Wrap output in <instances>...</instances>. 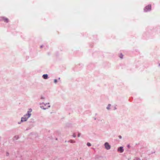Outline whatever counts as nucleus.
Returning a JSON list of instances; mask_svg holds the SVG:
<instances>
[{
  "instance_id": "1",
  "label": "nucleus",
  "mask_w": 160,
  "mask_h": 160,
  "mask_svg": "<svg viewBox=\"0 0 160 160\" xmlns=\"http://www.w3.org/2000/svg\"><path fill=\"white\" fill-rule=\"evenodd\" d=\"M32 109L31 108H30L29 109V110L27 112V113L26 114L24 115L23 116V117L25 118L28 119V118H29L31 115V112L32 111Z\"/></svg>"
},
{
  "instance_id": "2",
  "label": "nucleus",
  "mask_w": 160,
  "mask_h": 160,
  "mask_svg": "<svg viewBox=\"0 0 160 160\" xmlns=\"http://www.w3.org/2000/svg\"><path fill=\"white\" fill-rule=\"evenodd\" d=\"M151 10V5L150 4L146 6L144 8L143 10L144 12H148L150 11Z\"/></svg>"
},
{
  "instance_id": "3",
  "label": "nucleus",
  "mask_w": 160,
  "mask_h": 160,
  "mask_svg": "<svg viewBox=\"0 0 160 160\" xmlns=\"http://www.w3.org/2000/svg\"><path fill=\"white\" fill-rule=\"evenodd\" d=\"M104 146L105 148L107 150H109L111 148V146L107 142H106L104 143Z\"/></svg>"
},
{
  "instance_id": "4",
  "label": "nucleus",
  "mask_w": 160,
  "mask_h": 160,
  "mask_svg": "<svg viewBox=\"0 0 160 160\" xmlns=\"http://www.w3.org/2000/svg\"><path fill=\"white\" fill-rule=\"evenodd\" d=\"M3 20L4 22L8 23L9 22V19L5 17H2L1 18V19H0V20L2 21Z\"/></svg>"
},
{
  "instance_id": "5",
  "label": "nucleus",
  "mask_w": 160,
  "mask_h": 160,
  "mask_svg": "<svg viewBox=\"0 0 160 160\" xmlns=\"http://www.w3.org/2000/svg\"><path fill=\"white\" fill-rule=\"evenodd\" d=\"M118 151L119 152L121 153L122 152L124 151L123 147L122 146L119 147L118 149Z\"/></svg>"
},
{
  "instance_id": "6",
  "label": "nucleus",
  "mask_w": 160,
  "mask_h": 160,
  "mask_svg": "<svg viewBox=\"0 0 160 160\" xmlns=\"http://www.w3.org/2000/svg\"><path fill=\"white\" fill-rule=\"evenodd\" d=\"M44 104V105L45 106H46V105H47V104H46V103H44L43 102H42V103H40V105H41L40 106V108L42 109H44V110H46V109L47 108H45L43 106H42V104Z\"/></svg>"
},
{
  "instance_id": "7",
  "label": "nucleus",
  "mask_w": 160,
  "mask_h": 160,
  "mask_svg": "<svg viewBox=\"0 0 160 160\" xmlns=\"http://www.w3.org/2000/svg\"><path fill=\"white\" fill-rule=\"evenodd\" d=\"M42 77L43 78L45 79H48V75L47 74H44L42 75Z\"/></svg>"
},
{
  "instance_id": "8",
  "label": "nucleus",
  "mask_w": 160,
  "mask_h": 160,
  "mask_svg": "<svg viewBox=\"0 0 160 160\" xmlns=\"http://www.w3.org/2000/svg\"><path fill=\"white\" fill-rule=\"evenodd\" d=\"M27 120L25 118L23 117H22L21 118V122H23L26 121Z\"/></svg>"
},
{
  "instance_id": "9",
  "label": "nucleus",
  "mask_w": 160,
  "mask_h": 160,
  "mask_svg": "<svg viewBox=\"0 0 160 160\" xmlns=\"http://www.w3.org/2000/svg\"><path fill=\"white\" fill-rule=\"evenodd\" d=\"M19 138V136H15L13 138V139L14 140H17Z\"/></svg>"
},
{
  "instance_id": "10",
  "label": "nucleus",
  "mask_w": 160,
  "mask_h": 160,
  "mask_svg": "<svg viewBox=\"0 0 160 160\" xmlns=\"http://www.w3.org/2000/svg\"><path fill=\"white\" fill-rule=\"evenodd\" d=\"M68 142H70L71 143H75V141H74L72 140H69L68 141Z\"/></svg>"
},
{
  "instance_id": "11",
  "label": "nucleus",
  "mask_w": 160,
  "mask_h": 160,
  "mask_svg": "<svg viewBox=\"0 0 160 160\" xmlns=\"http://www.w3.org/2000/svg\"><path fill=\"white\" fill-rule=\"evenodd\" d=\"M111 106V105L110 104H108L107 107V109L108 110H109L110 109V107Z\"/></svg>"
},
{
  "instance_id": "12",
  "label": "nucleus",
  "mask_w": 160,
  "mask_h": 160,
  "mask_svg": "<svg viewBox=\"0 0 160 160\" xmlns=\"http://www.w3.org/2000/svg\"><path fill=\"white\" fill-rule=\"evenodd\" d=\"M123 55L122 53H121L119 55V57L121 59H122Z\"/></svg>"
},
{
  "instance_id": "13",
  "label": "nucleus",
  "mask_w": 160,
  "mask_h": 160,
  "mask_svg": "<svg viewBox=\"0 0 160 160\" xmlns=\"http://www.w3.org/2000/svg\"><path fill=\"white\" fill-rule=\"evenodd\" d=\"M134 160H141V159L139 158L136 157L134 158Z\"/></svg>"
},
{
  "instance_id": "14",
  "label": "nucleus",
  "mask_w": 160,
  "mask_h": 160,
  "mask_svg": "<svg viewBox=\"0 0 160 160\" xmlns=\"http://www.w3.org/2000/svg\"><path fill=\"white\" fill-rule=\"evenodd\" d=\"M87 145L88 146V147H90V146H91V143L89 142H88L87 143Z\"/></svg>"
},
{
  "instance_id": "15",
  "label": "nucleus",
  "mask_w": 160,
  "mask_h": 160,
  "mask_svg": "<svg viewBox=\"0 0 160 160\" xmlns=\"http://www.w3.org/2000/svg\"><path fill=\"white\" fill-rule=\"evenodd\" d=\"M40 99H45V97L43 96H41L40 98Z\"/></svg>"
},
{
  "instance_id": "16",
  "label": "nucleus",
  "mask_w": 160,
  "mask_h": 160,
  "mask_svg": "<svg viewBox=\"0 0 160 160\" xmlns=\"http://www.w3.org/2000/svg\"><path fill=\"white\" fill-rule=\"evenodd\" d=\"M57 82V80L56 79H54V82L56 83Z\"/></svg>"
},
{
  "instance_id": "17",
  "label": "nucleus",
  "mask_w": 160,
  "mask_h": 160,
  "mask_svg": "<svg viewBox=\"0 0 160 160\" xmlns=\"http://www.w3.org/2000/svg\"><path fill=\"white\" fill-rule=\"evenodd\" d=\"M72 136L74 137V138H75L76 137V135L75 134H73L72 135Z\"/></svg>"
},
{
  "instance_id": "18",
  "label": "nucleus",
  "mask_w": 160,
  "mask_h": 160,
  "mask_svg": "<svg viewBox=\"0 0 160 160\" xmlns=\"http://www.w3.org/2000/svg\"><path fill=\"white\" fill-rule=\"evenodd\" d=\"M80 135H81V134L80 133H78V137H80Z\"/></svg>"
},
{
  "instance_id": "19",
  "label": "nucleus",
  "mask_w": 160,
  "mask_h": 160,
  "mask_svg": "<svg viewBox=\"0 0 160 160\" xmlns=\"http://www.w3.org/2000/svg\"><path fill=\"white\" fill-rule=\"evenodd\" d=\"M118 137L120 139H121L122 138V137L121 136V135H119L118 136Z\"/></svg>"
},
{
  "instance_id": "20",
  "label": "nucleus",
  "mask_w": 160,
  "mask_h": 160,
  "mask_svg": "<svg viewBox=\"0 0 160 160\" xmlns=\"http://www.w3.org/2000/svg\"><path fill=\"white\" fill-rule=\"evenodd\" d=\"M9 155V153H8V152H7L6 153V156H8Z\"/></svg>"
},
{
  "instance_id": "21",
  "label": "nucleus",
  "mask_w": 160,
  "mask_h": 160,
  "mask_svg": "<svg viewBox=\"0 0 160 160\" xmlns=\"http://www.w3.org/2000/svg\"><path fill=\"white\" fill-rule=\"evenodd\" d=\"M34 122V120L33 119H32L31 122Z\"/></svg>"
},
{
  "instance_id": "22",
  "label": "nucleus",
  "mask_w": 160,
  "mask_h": 160,
  "mask_svg": "<svg viewBox=\"0 0 160 160\" xmlns=\"http://www.w3.org/2000/svg\"><path fill=\"white\" fill-rule=\"evenodd\" d=\"M130 146L129 144L128 145V148H130Z\"/></svg>"
},
{
  "instance_id": "23",
  "label": "nucleus",
  "mask_w": 160,
  "mask_h": 160,
  "mask_svg": "<svg viewBox=\"0 0 160 160\" xmlns=\"http://www.w3.org/2000/svg\"><path fill=\"white\" fill-rule=\"evenodd\" d=\"M21 122H21V121L20 122H18V124H20L21 123Z\"/></svg>"
},
{
  "instance_id": "24",
  "label": "nucleus",
  "mask_w": 160,
  "mask_h": 160,
  "mask_svg": "<svg viewBox=\"0 0 160 160\" xmlns=\"http://www.w3.org/2000/svg\"><path fill=\"white\" fill-rule=\"evenodd\" d=\"M116 109H117V108H116V107H114V110H116Z\"/></svg>"
},
{
  "instance_id": "25",
  "label": "nucleus",
  "mask_w": 160,
  "mask_h": 160,
  "mask_svg": "<svg viewBox=\"0 0 160 160\" xmlns=\"http://www.w3.org/2000/svg\"><path fill=\"white\" fill-rule=\"evenodd\" d=\"M50 104V103H49V102H48V103H46V104Z\"/></svg>"
},
{
  "instance_id": "26",
  "label": "nucleus",
  "mask_w": 160,
  "mask_h": 160,
  "mask_svg": "<svg viewBox=\"0 0 160 160\" xmlns=\"http://www.w3.org/2000/svg\"><path fill=\"white\" fill-rule=\"evenodd\" d=\"M42 46H40V48H42Z\"/></svg>"
},
{
  "instance_id": "27",
  "label": "nucleus",
  "mask_w": 160,
  "mask_h": 160,
  "mask_svg": "<svg viewBox=\"0 0 160 160\" xmlns=\"http://www.w3.org/2000/svg\"><path fill=\"white\" fill-rule=\"evenodd\" d=\"M48 107H49V108L50 107V105L48 106Z\"/></svg>"
},
{
  "instance_id": "28",
  "label": "nucleus",
  "mask_w": 160,
  "mask_h": 160,
  "mask_svg": "<svg viewBox=\"0 0 160 160\" xmlns=\"http://www.w3.org/2000/svg\"><path fill=\"white\" fill-rule=\"evenodd\" d=\"M60 78H58V80H60Z\"/></svg>"
},
{
  "instance_id": "29",
  "label": "nucleus",
  "mask_w": 160,
  "mask_h": 160,
  "mask_svg": "<svg viewBox=\"0 0 160 160\" xmlns=\"http://www.w3.org/2000/svg\"><path fill=\"white\" fill-rule=\"evenodd\" d=\"M154 152H152V153H154Z\"/></svg>"
},
{
  "instance_id": "30",
  "label": "nucleus",
  "mask_w": 160,
  "mask_h": 160,
  "mask_svg": "<svg viewBox=\"0 0 160 160\" xmlns=\"http://www.w3.org/2000/svg\"><path fill=\"white\" fill-rule=\"evenodd\" d=\"M159 66H160V63L159 64Z\"/></svg>"
}]
</instances>
